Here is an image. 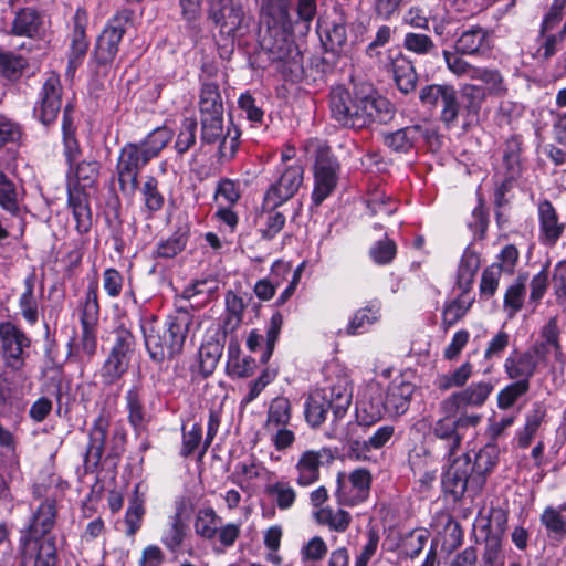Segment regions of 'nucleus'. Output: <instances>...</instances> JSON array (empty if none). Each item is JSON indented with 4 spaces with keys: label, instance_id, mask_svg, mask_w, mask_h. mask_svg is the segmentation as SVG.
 <instances>
[{
    "label": "nucleus",
    "instance_id": "1",
    "mask_svg": "<svg viewBox=\"0 0 566 566\" xmlns=\"http://www.w3.org/2000/svg\"><path fill=\"white\" fill-rule=\"evenodd\" d=\"M329 109L332 118L353 129L387 124L395 116L394 105L369 83H356L353 91L343 85L334 86L329 93Z\"/></svg>",
    "mask_w": 566,
    "mask_h": 566
},
{
    "label": "nucleus",
    "instance_id": "2",
    "mask_svg": "<svg viewBox=\"0 0 566 566\" xmlns=\"http://www.w3.org/2000/svg\"><path fill=\"white\" fill-rule=\"evenodd\" d=\"M192 315L179 310L160 323L155 316L140 321L144 342L150 359L157 364L171 360L184 348Z\"/></svg>",
    "mask_w": 566,
    "mask_h": 566
},
{
    "label": "nucleus",
    "instance_id": "3",
    "mask_svg": "<svg viewBox=\"0 0 566 566\" xmlns=\"http://www.w3.org/2000/svg\"><path fill=\"white\" fill-rule=\"evenodd\" d=\"M350 403L352 389L348 381L338 378L336 382L310 395L304 406L305 420L312 428H317L325 421L327 410L331 409L333 422L336 423L345 417Z\"/></svg>",
    "mask_w": 566,
    "mask_h": 566
},
{
    "label": "nucleus",
    "instance_id": "4",
    "mask_svg": "<svg viewBox=\"0 0 566 566\" xmlns=\"http://www.w3.org/2000/svg\"><path fill=\"white\" fill-rule=\"evenodd\" d=\"M292 31H277L271 29L268 36H263L262 46L269 54V60L276 65V70L290 81H298L304 73L303 56L292 39Z\"/></svg>",
    "mask_w": 566,
    "mask_h": 566
},
{
    "label": "nucleus",
    "instance_id": "5",
    "mask_svg": "<svg viewBox=\"0 0 566 566\" xmlns=\"http://www.w3.org/2000/svg\"><path fill=\"white\" fill-rule=\"evenodd\" d=\"M56 518L55 502L53 500L43 501L33 513L29 525L21 531L19 552L22 565H25L33 558L35 552L46 551L48 542L54 544V539H43L53 528Z\"/></svg>",
    "mask_w": 566,
    "mask_h": 566
},
{
    "label": "nucleus",
    "instance_id": "6",
    "mask_svg": "<svg viewBox=\"0 0 566 566\" xmlns=\"http://www.w3.org/2000/svg\"><path fill=\"white\" fill-rule=\"evenodd\" d=\"M200 140L207 145H219L220 160L233 158L238 150L240 132L229 122L224 123L223 116L200 117Z\"/></svg>",
    "mask_w": 566,
    "mask_h": 566
},
{
    "label": "nucleus",
    "instance_id": "7",
    "mask_svg": "<svg viewBox=\"0 0 566 566\" xmlns=\"http://www.w3.org/2000/svg\"><path fill=\"white\" fill-rule=\"evenodd\" d=\"M150 160L137 143H126L122 147L117 158L116 174L124 195L133 196L136 192L138 175Z\"/></svg>",
    "mask_w": 566,
    "mask_h": 566
},
{
    "label": "nucleus",
    "instance_id": "8",
    "mask_svg": "<svg viewBox=\"0 0 566 566\" xmlns=\"http://www.w3.org/2000/svg\"><path fill=\"white\" fill-rule=\"evenodd\" d=\"M133 18V11L123 9L117 11L107 22L101 35L97 38L94 55L98 64L113 62L118 45Z\"/></svg>",
    "mask_w": 566,
    "mask_h": 566
},
{
    "label": "nucleus",
    "instance_id": "9",
    "mask_svg": "<svg viewBox=\"0 0 566 566\" xmlns=\"http://www.w3.org/2000/svg\"><path fill=\"white\" fill-rule=\"evenodd\" d=\"M279 178L264 193L263 206L277 208L293 198L304 179V168L300 164L286 165L279 168Z\"/></svg>",
    "mask_w": 566,
    "mask_h": 566
},
{
    "label": "nucleus",
    "instance_id": "10",
    "mask_svg": "<svg viewBox=\"0 0 566 566\" xmlns=\"http://www.w3.org/2000/svg\"><path fill=\"white\" fill-rule=\"evenodd\" d=\"M340 165L328 151L321 150L314 165V188L312 202L321 206L335 190L338 184Z\"/></svg>",
    "mask_w": 566,
    "mask_h": 566
},
{
    "label": "nucleus",
    "instance_id": "11",
    "mask_svg": "<svg viewBox=\"0 0 566 566\" xmlns=\"http://www.w3.org/2000/svg\"><path fill=\"white\" fill-rule=\"evenodd\" d=\"M371 474L369 470L358 468L347 475L343 472L337 474V489L335 496L338 504L355 506L369 497Z\"/></svg>",
    "mask_w": 566,
    "mask_h": 566
},
{
    "label": "nucleus",
    "instance_id": "12",
    "mask_svg": "<svg viewBox=\"0 0 566 566\" xmlns=\"http://www.w3.org/2000/svg\"><path fill=\"white\" fill-rule=\"evenodd\" d=\"M221 1L211 0L209 18L219 27L220 34L233 42L234 38L245 33L248 19L240 4L231 2L219 7Z\"/></svg>",
    "mask_w": 566,
    "mask_h": 566
},
{
    "label": "nucleus",
    "instance_id": "13",
    "mask_svg": "<svg viewBox=\"0 0 566 566\" xmlns=\"http://www.w3.org/2000/svg\"><path fill=\"white\" fill-rule=\"evenodd\" d=\"M437 132L427 122L400 128L385 136V144L395 153L407 154L420 142L432 145Z\"/></svg>",
    "mask_w": 566,
    "mask_h": 566
},
{
    "label": "nucleus",
    "instance_id": "14",
    "mask_svg": "<svg viewBox=\"0 0 566 566\" xmlns=\"http://www.w3.org/2000/svg\"><path fill=\"white\" fill-rule=\"evenodd\" d=\"M62 108V85L60 75L48 74L39 93V101L33 109L34 115L45 126L55 122Z\"/></svg>",
    "mask_w": 566,
    "mask_h": 566
},
{
    "label": "nucleus",
    "instance_id": "15",
    "mask_svg": "<svg viewBox=\"0 0 566 566\" xmlns=\"http://www.w3.org/2000/svg\"><path fill=\"white\" fill-rule=\"evenodd\" d=\"M0 342L2 356L7 366L20 369L24 365V352L30 347V339L11 322L0 323Z\"/></svg>",
    "mask_w": 566,
    "mask_h": 566
},
{
    "label": "nucleus",
    "instance_id": "16",
    "mask_svg": "<svg viewBox=\"0 0 566 566\" xmlns=\"http://www.w3.org/2000/svg\"><path fill=\"white\" fill-rule=\"evenodd\" d=\"M538 363L545 366L552 364L564 367L566 364V356L562 350L559 342V328L555 317L551 318L541 332V340L536 342L530 349Z\"/></svg>",
    "mask_w": 566,
    "mask_h": 566
},
{
    "label": "nucleus",
    "instance_id": "17",
    "mask_svg": "<svg viewBox=\"0 0 566 566\" xmlns=\"http://www.w3.org/2000/svg\"><path fill=\"white\" fill-rule=\"evenodd\" d=\"M470 469V454L463 453L455 458L442 478V486L446 493L451 494L455 500L460 499L464 492L475 496L480 492H475L472 486L473 475Z\"/></svg>",
    "mask_w": 566,
    "mask_h": 566
},
{
    "label": "nucleus",
    "instance_id": "18",
    "mask_svg": "<svg viewBox=\"0 0 566 566\" xmlns=\"http://www.w3.org/2000/svg\"><path fill=\"white\" fill-rule=\"evenodd\" d=\"M415 386L403 377H396L388 386L384 401L386 413L390 417L403 415L411 401Z\"/></svg>",
    "mask_w": 566,
    "mask_h": 566
},
{
    "label": "nucleus",
    "instance_id": "19",
    "mask_svg": "<svg viewBox=\"0 0 566 566\" xmlns=\"http://www.w3.org/2000/svg\"><path fill=\"white\" fill-rule=\"evenodd\" d=\"M324 458L332 459L329 451L325 448L307 450L300 455L295 464L297 485L310 486L318 481Z\"/></svg>",
    "mask_w": 566,
    "mask_h": 566
},
{
    "label": "nucleus",
    "instance_id": "20",
    "mask_svg": "<svg viewBox=\"0 0 566 566\" xmlns=\"http://www.w3.org/2000/svg\"><path fill=\"white\" fill-rule=\"evenodd\" d=\"M539 237L543 242L554 245L565 231V224L559 221V216L547 199H543L537 206Z\"/></svg>",
    "mask_w": 566,
    "mask_h": 566
},
{
    "label": "nucleus",
    "instance_id": "21",
    "mask_svg": "<svg viewBox=\"0 0 566 566\" xmlns=\"http://www.w3.org/2000/svg\"><path fill=\"white\" fill-rule=\"evenodd\" d=\"M85 14L77 10L74 15V30L71 40V48L67 61L65 75L67 78H73L75 71L82 64L88 48L85 39Z\"/></svg>",
    "mask_w": 566,
    "mask_h": 566
},
{
    "label": "nucleus",
    "instance_id": "22",
    "mask_svg": "<svg viewBox=\"0 0 566 566\" xmlns=\"http://www.w3.org/2000/svg\"><path fill=\"white\" fill-rule=\"evenodd\" d=\"M492 389V385L486 381L472 384L467 389L455 392L446 399L442 402L443 409L447 412H452L467 406H481L488 399Z\"/></svg>",
    "mask_w": 566,
    "mask_h": 566
},
{
    "label": "nucleus",
    "instance_id": "23",
    "mask_svg": "<svg viewBox=\"0 0 566 566\" xmlns=\"http://www.w3.org/2000/svg\"><path fill=\"white\" fill-rule=\"evenodd\" d=\"M187 528L186 523L181 518L180 510L168 516L166 527L160 535V542L175 558H178L182 552L188 535Z\"/></svg>",
    "mask_w": 566,
    "mask_h": 566
},
{
    "label": "nucleus",
    "instance_id": "24",
    "mask_svg": "<svg viewBox=\"0 0 566 566\" xmlns=\"http://www.w3.org/2000/svg\"><path fill=\"white\" fill-rule=\"evenodd\" d=\"M107 436V422L97 418L90 430V440L84 454V468L86 472H94L101 462L104 444Z\"/></svg>",
    "mask_w": 566,
    "mask_h": 566
},
{
    "label": "nucleus",
    "instance_id": "25",
    "mask_svg": "<svg viewBox=\"0 0 566 566\" xmlns=\"http://www.w3.org/2000/svg\"><path fill=\"white\" fill-rule=\"evenodd\" d=\"M538 361L531 350L513 352L504 361V370L510 379L530 382L536 371Z\"/></svg>",
    "mask_w": 566,
    "mask_h": 566
},
{
    "label": "nucleus",
    "instance_id": "26",
    "mask_svg": "<svg viewBox=\"0 0 566 566\" xmlns=\"http://www.w3.org/2000/svg\"><path fill=\"white\" fill-rule=\"evenodd\" d=\"M432 433L439 447L444 450V455L451 459L462 442V434L459 432L454 418L439 419L432 428Z\"/></svg>",
    "mask_w": 566,
    "mask_h": 566
},
{
    "label": "nucleus",
    "instance_id": "27",
    "mask_svg": "<svg viewBox=\"0 0 566 566\" xmlns=\"http://www.w3.org/2000/svg\"><path fill=\"white\" fill-rule=\"evenodd\" d=\"M395 433V427L390 424L379 427L367 440L361 444L358 440L353 439L349 432L339 431L335 426L333 428V437L347 441L352 451L361 449V451L378 450L386 446V443L392 438Z\"/></svg>",
    "mask_w": 566,
    "mask_h": 566
},
{
    "label": "nucleus",
    "instance_id": "28",
    "mask_svg": "<svg viewBox=\"0 0 566 566\" xmlns=\"http://www.w3.org/2000/svg\"><path fill=\"white\" fill-rule=\"evenodd\" d=\"M497 462V450L495 446L488 444L479 452L474 453V462L470 460L469 471L472 473V486L475 492H480L485 484L486 474Z\"/></svg>",
    "mask_w": 566,
    "mask_h": 566
},
{
    "label": "nucleus",
    "instance_id": "29",
    "mask_svg": "<svg viewBox=\"0 0 566 566\" xmlns=\"http://www.w3.org/2000/svg\"><path fill=\"white\" fill-rule=\"evenodd\" d=\"M454 48L461 55H478L490 49L489 32L480 25L472 27L459 35Z\"/></svg>",
    "mask_w": 566,
    "mask_h": 566
},
{
    "label": "nucleus",
    "instance_id": "30",
    "mask_svg": "<svg viewBox=\"0 0 566 566\" xmlns=\"http://www.w3.org/2000/svg\"><path fill=\"white\" fill-rule=\"evenodd\" d=\"M261 14L268 24V33L271 29L292 31L287 0H262Z\"/></svg>",
    "mask_w": 566,
    "mask_h": 566
},
{
    "label": "nucleus",
    "instance_id": "31",
    "mask_svg": "<svg viewBox=\"0 0 566 566\" xmlns=\"http://www.w3.org/2000/svg\"><path fill=\"white\" fill-rule=\"evenodd\" d=\"M522 137L520 135H513L507 138L503 146V167L505 169V180L503 181L501 189H506L512 180H515L522 170L521 165V153H522Z\"/></svg>",
    "mask_w": 566,
    "mask_h": 566
},
{
    "label": "nucleus",
    "instance_id": "32",
    "mask_svg": "<svg viewBox=\"0 0 566 566\" xmlns=\"http://www.w3.org/2000/svg\"><path fill=\"white\" fill-rule=\"evenodd\" d=\"M126 408L128 411V422L139 431L147 423V412L144 405V387L142 384H134L125 395Z\"/></svg>",
    "mask_w": 566,
    "mask_h": 566
},
{
    "label": "nucleus",
    "instance_id": "33",
    "mask_svg": "<svg viewBox=\"0 0 566 566\" xmlns=\"http://www.w3.org/2000/svg\"><path fill=\"white\" fill-rule=\"evenodd\" d=\"M386 413L385 405L381 397L370 395L368 399L358 402L356 419L357 422L350 424L349 430L355 431L358 427H370L380 421Z\"/></svg>",
    "mask_w": 566,
    "mask_h": 566
},
{
    "label": "nucleus",
    "instance_id": "34",
    "mask_svg": "<svg viewBox=\"0 0 566 566\" xmlns=\"http://www.w3.org/2000/svg\"><path fill=\"white\" fill-rule=\"evenodd\" d=\"M313 518L316 524L327 527L335 533H344L352 523V515L343 510H334L332 506H324L313 512Z\"/></svg>",
    "mask_w": 566,
    "mask_h": 566
},
{
    "label": "nucleus",
    "instance_id": "35",
    "mask_svg": "<svg viewBox=\"0 0 566 566\" xmlns=\"http://www.w3.org/2000/svg\"><path fill=\"white\" fill-rule=\"evenodd\" d=\"M81 328L82 333L80 342L75 344L74 339L72 338L67 343V357L70 359H74L75 361H84L85 359H91L97 350L96 327L81 326Z\"/></svg>",
    "mask_w": 566,
    "mask_h": 566
},
{
    "label": "nucleus",
    "instance_id": "36",
    "mask_svg": "<svg viewBox=\"0 0 566 566\" xmlns=\"http://www.w3.org/2000/svg\"><path fill=\"white\" fill-rule=\"evenodd\" d=\"M43 19L32 8H24L17 12L11 27V33L18 36L34 38L40 33Z\"/></svg>",
    "mask_w": 566,
    "mask_h": 566
},
{
    "label": "nucleus",
    "instance_id": "37",
    "mask_svg": "<svg viewBox=\"0 0 566 566\" xmlns=\"http://www.w3.org/2000/svg\"><path fill=\"white\" fill-rule=\"evenodd\" d=\"M539 521L549 536L555 539L566 538V502L546 506Z\"/></svg>",
    "mask_w": 566,
    "mask_h": 566
},
{
    "label": "nucleus",
    "instance_id": "38",
    "mask_svg": "<svg viewBox=\"0 0 566 566\" xmlns=\"http://www.w3.org/2000/svg\"><path fill=\"white\" fill-rule=\"evenodd\" d=\"M199 114L200 117L224 115V106L218 84L212 82L202 84L199 97Z\"/></svg>",
    "mask_w": 566,
    "mask_h": 566
},
{
    "label": "nucleus",
    "instance_id": "39",
    "mask_svg": "<svg viewBox=\"0 0 566 566\" xmlns=\"http://www.w3.org/2000/svg\"><path fill=\"white\" fill-rule=\"evenodd\" d=\"M139 489L140 484H137L134 489L132 497L129 499L128 506L125 513V533L128 537H134L136 533L140 530L143 518L146 514L145 495L139 492Z\"/></svg>",
    "mask_w": 566,
    "mask_h": 566
},
{
    "label": "nucleus",
    "instance_id": "40",
    "mask_svg": "<svg viewBox=\"0 0 566 566\" xmlns=\"http://www.w3.org/2000/svg\"><path fill=\"white\" fill-rule=\"evenodd\" d=\"M226 314L222 319V329L224 334L233 333L242 323L245 308L243 298L232 291L226 294Z\"/></svg>",
    "mask_w": 566,
    "mask_h": 566
},
{
    "label": "nucleus",
    "instance_id": "41",
    "mask_svg": "<svg viewBox=\"0 0 566 566\" xmlns=\"http://www.w3.org/2000/svg\"><path fill=\"white\" fill-rule=\"evenodd\" d=\"M291 418L292 409L290 400L285 397H276L270 402L264 429L270 430L277 427H287Z\"/></svg>",
    "mask_w": 566,
    "mask_h": 566
},
{
    "label": "nucleus",
    "instance_id": "42",
    "mask_svg": "<svg viewBox=\"0 0 566 566\" xmlns=\"http://www.w3.org/2000/svg\"><path fill=\"white\" fill-rule=\"evenodd\" d=\"M472 303L473 298H470L468 293L462 291L457 298L446 304L442 312V328L448 331L462 319L470 310Z\"/></svg>",
    "mask_w": 566,
    "mask_h": 566
},
{
    "label": "nucleus",
    "instance_id": "43",
    "mask_svg": "<svg viewBox=\"0 0 566 566\" xmlns=\"http://www.w3.org/2000/svg\"><path fill=\"white\" fill-rule=\"evenodd\" d=\"M480 269V255L467 249L461 258L458 270V286L464 293H468L474 281V276Z\"/></svg>",
    "mask_w": 566,
    "mask_h": 566
},
{
    "label": "nucleus",
    "instance_id": "44",
    "mask_svg": "<svg viewBox=\"0 0 566 566\" xmlns=\"http://www.w3.org/2000/svg\"><path fill=\"white\" fill-rule=\"evenodd\" d=\"M220 521L212 507L200 509L193 523L195 533L206 541H212L217 536Z\"/></svg>",
    "mask_w": 566,
    "mask_h": 566
},
{
    "label": "nucleus",
    "instance_id": "45",
    "mask_svg": "<svg viewBox=\"0 0 566 566\" xmlns=\"http://www.w3.org/2000/svg\"><path fill=\"white\" fill-rule=\"evenodd\" d=\"M265 493L272 499L281 511L290 510L297 497L295 489L285 481H276L266 485Z\"/></svg>",
    "mask_w": 566,
    "mask_h": 566
},
{
    "label": "nucleus",
    "instance_id": "46",
    "mask_svg": "<svg viewBox=\"0 0 566 566\" xmlns=\"http://www.w3.org/2000/svg\"><path fill=\"white\" fill-rule=\"evenodd\" d=\"M24 292L19 298L21 315L30 324L34 325L39 318L38 301L34 296V276L29 275L24 279Z\"/></svg>",
    "mask_w": 566,
    "mask_h": 566
},
{
    "label": "nucleus",
    "instance_id": "47",
    "mask_svg": "<svg viewBox=\"0 0 566 566\" xmlns=\"http://www.w3.org/2000/svg\"><path fill=\"white\" fill-rule=\"evenodd\" d=\"M129 363V357H122L109 353L101 368L103 384L111 386L118 381L127 371Z\"/></svg>",
    "mask_w": 566,
    "mask_h": 566
},
{
    "label": "nucleus",
    "instance_id": "48",
    "mask_svg": "<svg viewBox=\"0 0 566 566\" xmlns=\"http://www.w3.org/2000/svg\"><path fill=\"white\" fill-rule=\"evenodd\" d=\"M99 321V304L97 296V285L90 284L85 294V300L81 308V326L97 327Z\"/></svg>",
    "mask_w": 566,
    "mask_h": 566
},
{
    "label": "nucleus",
    "instance_id": "49",
    "mask_svg": "<svg viewBox=\"0 0 566 566\" xmlns=\"http://www.w3.org/2000/svg\"><path fill=\"white\" fill-rule=\"evenodd\" d=\"M392 72L400 92L408 94L416 88L417 73L409 61L405 59L394 61Z\"/></svg>",
    "mask_w": 566,
    "mask_h": 566
},
{
    "label": "nucleus",
    "instance_id": "50",
    "mask_svg": "<svg viewBox=\"0 0 566 566\" xmlns=\"http://www.w3.org/2000/svg\"><path fill=\"white\" fill-rule=\"evenodd\" d=\"M172 138L171 129L163 126L155 128L138 144L150 159L157 157Z\"/></svg>",
    "mask_w": 566,
    "mask_h": 566
},
{
    "label": "nucleus",
    "instance_id": "51",
    "mask_svg": "<svg viewBox=\"0 0 566 566\" xmlns=\"http://www.w3.org/2000/svg\"><path fill=\"white\" fill-rule=\"evenodd\" d=\"M222 350V345L217 340H210L201 345L199 348V368L205 377L210 376L214 371Z\"/></svg>",
    "mask_w": 566,
    "mask_h": 566
},
{
    "label": "nucleus",
    "instance_id": "52",
    "mask_svg": "<svg viewBox=\"0 0 566 566\" xmlns=\"http://www.w3.org/2000/svg\"><path fill=\"white\" fill-rule=\"evenodd\" d=\"M379 317L380 305L378 303L358 310L348 324L347 334L356 335L365 332L367 327L376 323Z\"/></svg>",
    "mask_w": 566,
    "mask_h": 566
},
{
    "label": "nucleus",
    "instance_id": "53",
    "mask_svg": "<svg viewBox=\"0 0 566 566\" xmlns=\"http://www.w3.org/2000/svg\"><path fill=\"white\" fill-rule=\"evenodd\" d=\"M440 120L447 128L457 125L462 106L459 102L458 92L451 85L440 103Z\"/></svg>",
    "mask_w": 566,
    "mask_h": 566
},
{
    "label": "nucleus",
    "instance_id": "54",
    "mask_svg": "<svg viewBox=\"0 0 566 566\" xmlns=\"http://www.w3.org/2000/svg\"><path fill=\"white\" fill-rule=\"evenodd\" d=\"M473 80L483 82L490 95L503 96L507 92L504 78L499 70L478 67L475 74H473Z\"/></svg>",
    "mask_w": 566,
    "mask_h": 566
},
{
    "label": "nucleus",
    "instance_id": "55",
    "mask_svg": "<svg viewBox=\"0 0 566 566\" xmlns=\"http://www.w3.org/2000/svg\"><path fill=\"white\" fill-rule=\"evenodd\" d=\"M0 207L12 216L19 213L15 185L0 170Z\"/></svg>",
    "mask_w": 566,
    "mask_h": 566
},
{
    "label": "nucleus",
    "instance_id": "56",
    "mask_svg": "<svg viewBox=\"0 0 566 566\" xmlns=\"http://www.w3.org/2000/svg\"><path fill=\"white\" fill-rule=\"evenodd\" d=\"M327 553V543L319 535L311 537L300 548V556L303 563L321 562L325 558Z\"/></svg>",
    "mask_w": 566,
    "mask_h": 566
},
{
    "label": "nucleus",
    "instance_id": "57",
    "mask_svg": "<svg viewBox=\"0 0 566 566\" xmlns=\"http://www.w3.org/2000/svg\"><path fill=\"white\" fill-rule=\"evenodd\" d=\"M145 208L151 214L159 211L164 206V196L158 189V181L155 177L148 176L140 188Z\"/></svg>",
    "mask_w": 566,
    "mask_h": 566
},
{
    "label": "nucleus",
    "instance_id": "58",
    "mask_svg": "<svg viewBox=\"0 0 566 566\" xmlns=\"http://www.w3.org/2000/svg\"><path fill=\"white\" fill-rule=\"evenodd\" d=\"M188 237L186 232L176 231L166 240L157 244L156 255L163 259H171L179 254L187 244Z\"/></svg>",
    "mask_w": 566,
    "mask_h": 566
},
{
    "label": "nucleus",
    "instance_id": "59",
    "mask_svg": "<svg viewBox=\"0 0 566 566\" xmlns=\"http://www.w3.org/2000/svg\"><path fill=\"white\" fill-rule=\"evenodd\" d=\"M525 294V279L518 277L507 287L504 295V308L509 312L510 317H513L522 308Z\"/></svg>",
    "mask_w": 566,
    "mask_h": 566
},
{
    "label": "nucleus",
    "instance_id": "60",
    "mask_svg": "<svg viewBox=\"0 0 566 566\" xmlns=\"http://www.w3.org/2000/svg\"><path fill=\"white\" fill-rule=\"evenodd\" d=\"M530 390V382L514 381L504 387L497 395V406L502 410L510 409L522 396Z\"/></svg>",
    "mask_w": 566,
    "mask_h": 566
},
{
    "label": "nucleus",
    "instance_id": "61",
    "mask_svg": "<svg viewBox=\"0 0 566 566\" xmlns=\"http://www.w3.org/2000/svg\"><path fill=\"white\" fill-rule=\"evenodd\" d=\"M460 53L443 50L442 56L444 59L447 69L458 77H469L473 80L478 67L467 62L460 56Z\"/></svg>",
    "mask_w": 566,
    "mask_h": 566
},
{
    "label": "nucleus",
    "instance_id": "62",
    "mask_svg": "<svg viewBox=\"0 0 566 566\" xmlns=\"http://www.w3.org/2000/svg\"><path fill=\"white\" fill-rule=\"evenodd\" d=\"M265 211L264 223L260 229L261 238L264 240H272L275 238L285 226V216L277 211L276 208H269Z\"/></svg>",
    "mask_w": 566,
    "mask_h": 566
},
{
    "label": "nucleus",
    "instance_id": "63",
    "mask_svg": "<svg viewBox=\"0 0 566 566\" xmlns=\"http://www.w3.org/2000/svg\"><path fill=\"white\" fill-rule=\"evenodd\" d=\"M403 46L407 51L418 55L430 54L436 50V44L429 35L415 32L406 33Z\"/></svg>",
    "mask_w": 566,
    "mask_h": 566
},
{
    "label": "nucleus",
    "instance_id": "64",
    "mask_svg": "<svg viewBox=\"0 0 566 566\" xmlns=\"http://www.w3.org/2000/svg\"><path fill=\"white\" fill-rule=\"evenodd\" d=\"M566 14V0H553L548 6L541 23V34L556 28Z\"/></svg>",
    "mask_w": 566,
    "mask_h": 566
}]
</instances>
